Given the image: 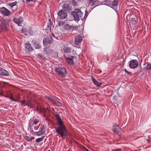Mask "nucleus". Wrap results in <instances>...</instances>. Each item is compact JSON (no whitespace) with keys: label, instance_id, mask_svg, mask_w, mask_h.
Returning a JSON list of instances; mask_svg holds the SVG:
<instances>
[{"label":"nucleus","instance_id":"17","mask_svg":"<svg viewBox=\"0 0 151 151\" xmlns=\"http://www.w3.org/2000/svg\"><path fill=\"white\" fill-rule=\"evenodd\" d=\"M32 45L36 49H39L41 48V45L37 42H33Z\"/></svg>","mask_w":151,"mask_h":151},{"label":"nucleus","instance_id":"20","mask_svg":"<svg viewBox=\"0 0 151 151\" xmlns=\"http://www.w3.org/2000/svg\"><path fill=\"white\" fill-rule=\"evenodd\" d=\"M71 48L69 47H64L63 48V51L65 53H69L71 52Z\"/></svg>","mask_w":151,"mask_h":151},{"label":"nucleus","instance_id":"16","mask_svg":"<svg viewBox=\"0 0 151 151\" xmlns=\"http://www.w3.org/2000/svg\"><path fill=\"white\" fill-rule=\"evenodd\" d=\"M91 79L94 84L97 87L100 86L101 84V83L97 81L93 76H91Z\"/></svg>","mask_w":151,"mask_h":151},{"label":"nucleus","instance_id":"13","mask_svg":"<svg viewBox=\"0 0 151 151\" xmlns=\"http://www.w3.org/2000/svg\"><path fill=\"white\" fill-rule=\"evenodd\" d=\"M1 22V24L0 25L1 28L3 30H7L6 27V22L5 19H3Z\"/></svg>","mask_w":151,"mask_h":151},{"label":"nucleus","instance_id":"42","mask_svg":"<svg viewBox=\"0 0 151 151\" xmlns=\"http://www.w3.org/2000/svg\"><path fill=\"white\" fill-rule=\"evenodd\" d=\"M109 4L110 5H111V6H110L112 8H113V2L111 4Z\"/></svg>","mask_w":151,"mask_h":151},{"label":"nucleus","instance_id":"23","mask_svg":"<svg viewBox=\"0 0 151 151\" xmlns=\"http://www.w3.org/2000/svg\"><path fill=\"white\" fill-rule=\"evenodd\" d=\"M144 69L148 70L151 69V64L150 63H147V65L144 67Z\"/></svg>","mask_w":151,"mask_h":151},{"label":"nucleus","instance_id":"44","mask_svg":"<svg viewBox=\"0 0 151 151\" xmlns=\"http://www.w3.org/2000/svg\"><path fill=\"white\" fill-rule=\"evenodd\" d=\"M1 91V92L0 93V95H1V96H4V95H3V94L2 93V92H3V91Z\"/></svg>","mask_w":151,"mask_h":151},{"label":"nucleus","instance_id":"26","mask_svg":"<svg viewBox=\"0 0 151 151\" xmlns=\"http://www.w3.org/2000/svg\"><path fill=\"white\" fill-rule=\"evenodd\" d=\"M44 136H42V137L41 138H39L37 139L36 140L35 142H36L38 143L42 141L44 139Z\"/></svg>","mask_w":151,"mask_h":151},{"label":"nucleus","instance_id":"10","mask_svg":"<svg viewBox=\"0 0 151 151\" xmlns=\"http://www.w3.org/2000/svg\"><path fill=\"white\" fill-rule=\"evenodd\" d=\"M63 8L65 11L69 12L72 10L71 4H64L63 6Z\"/></svg>","mask_w":151,"mask_h":151},{"label":"nucleus","instance_id":"51","mask_svg":"<svg viewBox=\"0 0 151 151\" xmlns=\"http://www.w3.org/2000/svg\"><path fill=\"white\" fill-rule=\"evenodd\" d=\"M19 19H22V18L21 17H20L19 18Z\"/></svg>","mask_w":151,"mask_h":151},{"label":"nucleus","instance_id":"27","mask_svg":"<svg viewBox=\"0 0 151 151\" xmlns=\"http://www.w3.org/2000/svg\"><path fill=\"white\" fill-rule=\"evenodd\" d=\"M46 126L45 124H43L42 126V128L41 131L43 133L45 132V129L46 128Z\"/></svg>","mask_w":151,"mask_h":151},{"label":"nucleus","instance_id":"49","mask_svg":"<svg viewBox=\"0 0 151 151\" xmlns=\"http://www.w3.org/2000/svg\"><path fill=\"white\" fill-rule=\"evenodd\" d=\"M85 150L86 151H89V150H88V149H86V148H85Z\"/></svg>","mask_w":151,"mask_h":151},{"label":"nucleus","instance_id":"32","mask_svg":"<svg viewBox=\"0 0 151 151\" xmlns=\"http://www.w3.org/2000/svg\"><path fill=\"white\" fill-rule=\"evenodd\" d=\"M25 139L27 140L28 141H31L30 140V137H29V136H26L24 137Z\"/></svg>","mask_w":151,"mask_h":151},{"label":"nucleus","instance_id":"37","mask_svg":"<svg viewBox=\"0 0 151 151\" xmlns=\"http://www.w3.org/2000/svg\"><path fill=\"white\" fill-rule=\"evenodd\" d=\"M8 98H9L11 100H12V101H15L16 102L17 101L15 99L13 98L12 97H10V96H9L8 97Z\"/></svg>","mask_w":151,"mask_h":151},{"label":"nucleus","instance_id":"45","mask_svg":"<svg viewBox=\"0 0 151 151\" xmlns=\"http://www.w3.org/2000/svg\"><path fill=\"white\" fill-rule=\"evenodd\" d=\"M30 140H31H31H32V139H35V138L34 137H30Z\"/></svg>","mask_w":151,"mask_h":151},{"label":"nucleus","instance_id":"40","mask_svg":"<svg viewBox=\"0 0 151 151\" xmlns=\"http://www.w3.org/2000/svg\"><path fill=\"white\" fill-rule=\"evenodd\" d=\"M38 56L41 58H43L44 56L43 55H42L41 54H38Z\"/></svg>","mask_w":151,"mask_h":151},{"label":"nucleus","instance_id":"52","mask_svg":"<svg viewBox=\"0 0 151 151\" xmlns=\"http://www.w3.org/2000/svg\"><path fill=\"white\" fill-rule=\"evenodd\" d=\"M134 19V18H132L131 19Z\"/></svg>","mask_w":151,"mask_h":151},{"label":"nucleus","instance_id":"54","mask_svg":"<svg viewBox=\"0 0 151 151\" xmlns=\"http://www.w3.org/2000/svg\"><path fill=\"white\" fill-rule=\"evenodd\" d=\"M14 19H17V18H14Z\"/></svg>","mask_w":151,"mask_h":151},{"label":"nucleus","instance_id":"18","mask_svg":"<svg viewBox=\"0 0 151 151\" xmlns=\"http://www.w3.org/2000/svg\"><path fill=\"white\" fill-rule=\"evenodd\" d=\"M14 22L18 26H22V25L23 24V19H13Z\"/></svg>","mask_w":151,"mask_h":151},{"label":"nucleus","instance_id":"53","mask_svg":"<svg viewBox=\"0 0 151 151\" xmlns=\"http://www.w3.org/2000/svg\"><path fill=\"white\" fill-rule=\"evenodd\" d=\"M117 150V151H119V150Z\"/></svg>","mask_w":151,"mask_h":151},{"label":"nucleus","instance_id":"25","mask_svg":"<svg viewBox=\"0 0 151 151\" xmlns=\"http://www.w3.org/2000/svg\"><path fill=\"white\" fill-rule=\"evenodd\" d=\"M45 98L49 100L50 102L52 103V101H53L54 99L52 98L51 97H50L47 96H45Z\"/></svg>","mask_w":151,"mask_h":151},{"label":"nucleus","instance_id":"3","mask_svg":"<svg viewBox=\"0 0 151 151\" xmlns=\"http://www.w3.org/2000/svg\"><path fill=\"white\" fill-rule=\"evenodd\" d=\"M55 71L58 75L62 77H65L66 76V69L63 67L56 68L55 69Z\"/></svg>","mask_w":151,"mask_h":151},{"label":"nucleus","instance_id":"12","mask_svg":"<svg viewBox=\"0 0 151 151\" xmlns=\"http://www.w3.org/2000/svg\"><path fill=\"white\" fill-rule=\"evenodd\" d=\"M118 0H114V10L115 11V13H114V14L118 16V18L119 14V11H118L117 8L115 9V6H116L118 5Z\"/></svg>","mask_w":151,"mask_h":151},{"label":"nucleus","instance_id":"9","mask_svg":"<svg viewBox=\"0 0 151 151\" xmlns=\"http://www.w3.org/2000/svg\"><path fill=\"white\" fill-rule=\"evenodd\" d=\"M75 57L73 56H69L65 58V60L68 64L70 65H73L74 64L73 59Z\"/></svg>","mask_w":151,"mask_h":151},{"label":"nucleus","instance_id":"33","mask_svg":"<svg viewBox=\"0 0 151 151\" xmlns=\"http://www.w3.org/2000/svg\"><path fill=\"white\" fill-rule=\"evenodd\" d=\"M72 3L74 6H76L77 5V4L75 0H73Z\"/></svg>","mask_w":151,"mask_h":151},{"label":"nucleus","instance_id":"11","mask_svg":"<svg viewBox=\"0 0 151 151\" xmlns=\"http://www.w3.org/2000/svg\"><path fill=\"white\" fill-rule=\"evenodd\" d=\"M9 75V72L3 69L0 68V75L2 76H8Z\"/></svg>","mask_w":151,"mask_h":151},{"label":"nucleus","instance_id":"8","mask_svg":"<svg viewBox=\"0 0 151 151\" xmlns=\"http://www.w3.org/2000/svg\"><path fill=\"white\" fill-rule=\"evenodd\" d=\"M83 37L80 35H78L76 36L75 37V44L76 45H78L82 41Z\"/></svg>","mask_w":151,"mask_h":151},{"label":"nucleus","instance_id":"29","mask_svg":"<svg viewBox=\"0 0 151 151\" xmlns=\"http://www.w3.org/2000/svg\"><path fill=\"white\" fill-rule=\"evenodd\" d=\"M71 30L72 31L74 30H77L78 29V26H71Z\"/></svg>","mask_w":151,"mask_h":151},{"label":"nucleus","instance_id":"19","mask_svg":"<svg viewBox=\"0 0 151 151\" xmlns=\"http://www.w3.org/2000/svg\"><path fill=\"white\" fill-rule=\"evenodd\" d=\"M120 129V128L118 125H114V134L118 133Z\"/></svg>","mask_w":151,"mask_h":151},{"label":"nucleus","instance_id":"31","mask_svg":"<svg viewBox=\"0 0 151 151\" xmlns=\"http://www.w3.org/2000/svg\"><path fill=\"white\" fill-rule=\"evenodd\" d=\"M27 31V29L25 28H22L21 32L22 33H25Z\"/></svg>","mask_w":151,"mask_h":151},{"label":"nucleus","instance_id":"24","mask_svg":"<svg viewBox=\"0 0 151 151\" xmlns=\"http://www.w3.org/2000/svg\"><path fill=\"white\" fill-rule=\"evenodd\" d=\"M17 4V1H15L13 3H10L8 4V5L11 7V9H12L13 7L16 5Z\"/></svg>","mask_w":151,"mask_h":151},{"label":"nucleus","instance_id":"22","mask_svg":"<svg viewBox=\"0 0 151 151\" xmlns=\"http://www.w3.org/2000/svg\"><path fill=\"white\" fill-rule=\"evenodd\" d=\"M71 26L69 25V24H67L65 25L64 27V29L66 30H67L68 31H69L71 30Z\"/></svg>","mask_w":151,"mask_h":151},{"label":"nucleus","instance_id":"1","mask_svg":"<svg viewBox=\"0 0 151 151\" xmlns=\"http://www.w3.org/2000/svg\"><path fill=\"white\" fill-rule=\"evenodd\" d=\"M54 115L56 116V119L59 124L58 126L55 128L56 132L59 134L63 139H64L67 136H68V132L66 129L59 115L56 112L54 113Z\"/></svg>","mask_w":151,"mask_h":151},{"label":"nucleus","instance_id":"38","mask_svg":"<svg viewBox=\"0 0 151 151\" xmlns=\"http://www.w3.org/2000/svg\"><path fill=\"white\" fill-rule=\"evenodd\" d=\"M64 23H65V22H64L60 21L59 22L58 24L60 25H63L64 24Z\"/></svg>","mask_w":151,"mask_h":151},{"label":"nucleus","instance_id":"46","mask_svg":"<svg viewBox=\"0 0 151 151\" xmlns=\"http://www.w3.org/2000/svg\"><path fill=\"white\" fill-rule=\"evenodd\" d=\"M147 141H148V142H150V139H147Z\"/></svg>","mask_w":151,"mask_h":151},{"label":"nucleus","instance_id":"6","mask_svg":"<svg viewBox=\"0 0 151 151\" xmlns=\"http://www.w3.org/2000/svg\"><path fill=\"white\" fill-rule=\"evenodd\" d=\"M0 11L1 13L5 16H9L10 14V11L5 7L0 8Z\"/></svg>","mask_w":151,"mask_h":151},{"label":"nucleus","instance_id":"5","mask_svg":"<svg viewBox=\"0 0 151 151\" xmlns=\"http://www.w3.org/2000/svg\"><path fill=\"white\" fill-rule=\"evenodd\" d=\"M138 65V61L136 60H132L129 62V67L132 69L137 68Z\"/></svg>","mask_w":151,"mask_h":151},{"label":"nucleus","instance_id":"47","mask_svg":"<svg viewBox=\"0 0 151 151\" xmlns=\"http://www.w3.org/2000/svg\"><path fill=\"white\" fill-rule=\"evenodd\" d=\"M42 110H43L44 111H45V112H46V110L45 109V108H44V109H42Z\"/></svg>","mask_w":151,"mask_h":151},{"label":"nucleus","instance_id":"7","mask_svg":"<svg viewBox=\"0 0 151 151\" xmlns=\"http://www.w3.org/2000/svg\"><path fill=\"white\" fill-rule=\"evenodd\" d=\"M58 14L59 17H60V18L61 19H65L67 18V13L63 9L60 10Z\"/></svg>","mask_w":151,"mask_h":151},{"label":"nucleus","instance_id":"15","mask_svg":"<svg viewBox=\"0 0 151 151\" xmlns=\"http://www.w3.org/2000/svg\"><path fill=\"white\" fill-rule=\"evenodd\" d=\"M49 23H48V24L47 25V27L45 28V30H47V32H51V26L53 24V23L52 22V21L51 19H49Z\"/></svg>","mask_w":151,"mask_h":151},{"label":"nucleus","instance_id":"50","mask_svg":"<svg viewBox=\"0 0 151 151\" xmlns=\"http://www.w3.org/2000/svg\"><path fill=\"white\" fill-rule=\"evenodd\" d=\"M74 20H76L77 22H78L80 19H74Z\"/></svg>","mask_w":151,"mask_h":151},{"label":"nucleus","instance_id":"34","mask_svg":"<svg viewBox=\"0 0 151 151\" xmlns=\"http://www.w3.org/2000/svg\"><path fill=\"white\" fill-rule=\"evenodd\" d=\"M39 122L38 120L37 119H35L33 123V124L35 125L37 124Z\"/></svg>","mask_w":151,"mask_h":151},{"label":"nucleus","instance_id":"48","mask_svg":"<svg viewBox=\"0 0 151 151\" xmlns=\"http://www.w3.org/2000/svg\"><path fill=\"white\" fill-rule=\"evenodd\" d=\"M4 97H5L6 98H8V97H9L7 96L4 95Z\"/></svg>","mask_w":151,"mask_h":151},{"label":"nucleus","instance_id":"21","mask_svg":"<svg viewBox=\"0 0 151 151\" xmlns=\"http://www.w3.org/2000/svg\"><path fill=\"white\" fill-rule=\"evenodd\" d=\"M52 104L58 106H61L62 105V104L59 101L55 100V99L52 101Z\"/></svg>","mask_w":151,"mask_h":151},{"label":"nucleus","instance_id":"4","mask_svg":"<svg viewBox=\"0 0 151 151\" xmlns=\"http://www.w3.org/2000/svg\"><path fill=\"white\" fill-rule=\"evenodd\" d=\"M53 41V39L51 36L48 37H46L43 40L44 45L47 47H49L51 45Z\"/></svg>","mask_w":151,"mask_h":151},{"label":"nucleus","instance_id":"55","mask_svg":"<svg viewBox=\"0 0 151 151\" xmlns=\"http://www.w3.org/2000/svg\"><path fill=\"white\" fill-rule=\"evenodd\" d=\"M47 151H50V150H48Z\"/></svg>","mask_w":151,"mask_h":151},{"label":"nucleus","instance_id":"41","mask_svg":"<svg viewBox=\"0 0 151 151\" xmlns=\"http://www.w3.org/2000/svg\"><path fill=\"white\" fill-rule=\"evenodd\" d=\"M25 102L26 101L25 100H22L21 102V103L23 104H25Z\"/></svg>","mask_w":151,"mask_h":151},{"label":"nucleus","instance_id":"30","mask_svg":"<svg viewBox=\"0 0 151 151\" xmlns=\"http://www.w3.org/2000/svg\"><path fill=\"white\" fill-rule=\"evenodd\" d=\"M35 134L38 136H40L41 135H43L44 133H43L41 131L40 132H35Z\"/></svg>","mask_w":151,"mask_h":151},{"label":"nucleus","instance_id":"35","mask_svg":"<svg viewBox=\"0 0 151 151\" xmlns=\"http://www.w3.org/2000/svg\"><path fill=\"white\" fill-rule=\"evenodd\" d=\"M88 12L86 10L85 11V14L84 17V18H81V19H84V18H86V17L88 16Z\"/></svg>","mask_w":151,"mask_h":151},{"label":"nucleus","instance_id":"36","mask_svg":"<svg viewBox=\"0 0 151 151\" xmlns=\"http://www.w3.org/2000/svg\"><path fill=\"white\" fill-rule=\"evenodd\" d=\"M124 70L127 73V74L129 75H131V73L127 71L126 69H124Z\"/></svg>","mask_w":151,"mask_h":151},{"label":"nucleus","instance_id":"28","mask_svg":"<svg viewBox=\"0 0 151 151\" xmlns=\"http://www.w3.org/2000/svg\"><path fill=\"white\" fill-rule=\"evenodd\" d=\"M52 52V50L51 49L48 48L46 49V54H48V55L50 54Z\"/></svg>","mask_w":151,"mask_h":151},{"label":"nucleus","instance_id":"43","mask_svg":"<svg viewBox=\"0 0 151 151\" xmlns=\"http://www.w3.org/2000/svg\"><path fill=\"white\" fill-rule=\"evenodd\" d=\"M93 0H90V3H92V4L93 3Z\"/></svg>","mask_w":151,"mask_h":151},{"label":"nucleus","instance_id":"39","mask_svg":"<svg viewBox=\"0 0 151 151\" xmlns=\"http://www.w3.org/2000/svg\"><path fill=\"white\" fill-rule=\"evenodd\" d=\"M37 0H26V1L27 2H30L31 1L35 2Z\"/></svg>","mask_w":151,"mask_h":151},{"label":"nucleus","instance_id":"2","mask_svg":"<svg viewBox=\"0 0 151 151\" xmlns=\"http://www.w3.org/2000/svg\"><path fill=\"white\" fill-rule=\"evenodd\" d=\"M71 15L73 16L74 19H79L83 17V13L79 9H76L75 11L72 12Z\"/></svg>","mask_w":151,"mask_h":151},{"label":"nucleus","instance_id":"14","mask_svg":"<svg viewBox=\"0 0 151 151\" xmlns=\"http://www.w3.org/2000/svg\"><path fill=\"white\" fill-rule=\"evenodd\" d=\"M25 47L29 52H31L33 50V49L31 47L30 44L29 43V42H27L26 43Z\"/></svg>","mask_w":151,"mask_h":151}]
</instances>
